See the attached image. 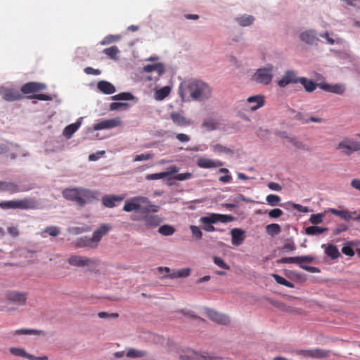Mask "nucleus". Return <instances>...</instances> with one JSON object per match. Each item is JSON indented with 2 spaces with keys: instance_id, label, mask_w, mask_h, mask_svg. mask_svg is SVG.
<instances>
[{
  "instance_id": "f257e3e1",
  "label": "nucleus",
  "mask_w": 360,
  "mask_h": 360,
  "mask_svg": "<svg viewBox=\"0 0 360 360\" xmlns=\"http://www.w3.org/2000/svg\"><path fill=\"white\" fill-rule=\"evenodd\" d=\"M179 94L182 101H205L212 96V88L205 82L197 79L183 81L179 86Z\"/></svg>"
},
{
  "instance_id": "f03ea898",
  "label": "nucleus",
  "mask_w": 360,
  "mask_h": 360,
  "mask_svg": "<svg viewBox=\"0 0 360 360\" xmlns=\"http://www.w3.org/2000/svg\"><path fill=\"white\" fill-rule=\"evenodd\" d=\"M63 198L75 202L79 206L91 202L97 198L98 192L84 188H65L62 191Z\"/></svg>"
},
{
  "instance_id": "7ed1b4c3",
  "label": "nucleus",
  "mask_w": 360,
  "mask_h": 360,
  "mask_svg": "<svg viewBox=\"0 0 360 360\" xmlns=\"http://www.w3.org/2000/svg\"><path fill=\"white\" fill-rule=\"evenodd\" d=\"M160 206L153 205L150 200L145 196H135L127 200L123 207V210L127 212L139 211L140 214L147 212H158Z\"/></svg>"
},
{
  "instance_id": "20e7f679",
  "label": "nucleus",
  "mask_w": 360,
  "mask_h": 360,
  "mask_svg": "<svg viewBox=\"0 0 360 360\" xmlns=\"http://www.w3.org/2000/svg\"><path fill=\"white\" fill-rule=\"evenodd\" d=\"M234 217L229 214H223L218 213H212L208 216L202 217L200 219V222L202 224V229L207 232L219 231L222 232L224 230L216 229L213 226L214 224L217 222L228 223L233 221Z\"/></svg>"
},
{
  "instance_id": "39448f33",
  "label": "nucleus",
  "mask_w": 360,
  "mask_h": 360,
  "mask_svg": "<svg viewBox=\"0 0 360 360\" xmlns=\"http://www.w3.org/2000/svg\"><path fill=\"white\" fill-rule=\"evenodd\" d=\"M37 207V202L32 198H23L18 200H8L0 202V208L3 210L21 209L33 210Z\"/></svg>"
},
{
  "instance_id": "423d86ee",
  "label": "nucleus",
  "mask_w": 360,
  "mask_h": 360,
  "mask_svg": "<svg viewBox=\"0 0 360 360\" xmlns=\"http://www.w3.org/2000/svg\"><path fill=\"white\" fill-rule=\"evenodd\" d=\"M274 66L267 65L264 68L257 70L252 76V80L257 84L268 85L271 83L273 78Z\"/></svg>"
},
{
  "instance_id": "0eeeda50",
  "label": "nucleus",
  "mask_w": 360,
  "mask_h": 360,
  "mask_svg": "<svg viewBox=\"0 0 360 360\" xmlns=\"http://www.w3.org/2000/svg\"><path fill=\"white\" fill-rule=\"evenodd\" d=\"M152 212L141 213V214L131 216L134 221L143 220L144 225L148 228H155L162 222V218L158 215L151 214Z\"/></svg>"
},
{
  "instance_id": "6e6552de",
  "label": "nucleus",
  "mask_w": 360,
  "mask_h": 360,
  "mask_svg": "<svg viewBox=\"0 0 360 360\" xmlns=\"http://www.w3.org/2000/svg\"><path fill=\"white\" fill-rule=\"evenodd\" d=\"M337 148L342 150L345 155H349L354 152L360 150V141L346 139L338 143Z\"/></svg>"
},
{
  "instance_id": "1a4fd4ad",
  "label": "nucleus",
  "mask_w": 360,
  "mask_h": 360,
  "mask_svg": "<svg viewBox=\"0 0 360 360\" xmlns=\"http://www.w3.org/2000/svg\"><path fill=\"white\" fill-rule=\"evenodd\" d=\"M68 264L71 266L83 267L89 265H95L97 260L93 258H88L80 255H73L68 258Z\"/></svg>"
},
{
  "instance_id": "9d476101",
  "label": "nucleus",
  "mask_w": 360,
  "mask_h": 360,
  "mask_svg": "<svg viewBox=\"0 0 360 360\" xmlns=\"http://www.w3.org/2000/svg\"><path fill=\"white\" fill-rule=\"evenodd\" d=\"M179 360H219V358L210 356L207 353L200 354L189 350L186 354L180 355Z\"/></svg>"
},
{
  "instance_id": "9b49d317",
  "label": "nucleus",
  "mask_w": 360,
  "mask_h": 360,
  "mask_svg": "<svg viewBox=\"0 0 360 360\" xmlns=\"http://www.w3.org/2000/svg\"><path fill=\"white\" fill-rule=\"evenodd\" d=\"M8 301L18 305H24L27 299V293L25 292L9 291L6 294Z\"/></svg>"
},
{
  "instance_id": "f8f14e48",
  "label": "nucleus",
  "mask_w": 360,
  "mask_h": 360,
  "mask_svg": "<svg viewBox=\"0 0 360 360\" xmlns=\"http://www.w3.org/2000/svg\"><path fill=\"white\" fill-rule=\"evenodd\" d=\"M0 95L7 101H15L22 98V96L17 89L6 87L0 88Z\"/></svg>"
},
{
  "instance_id": "ddd939ff",
  "label": "nucleus",
  "mask_w": 360,
  "mask_h": 360,
  "mask_svg": "<svg viewBox=\"0 0 360 360\" xmlns=\"http://www.w3.org/2000/svg\"><path fill=\"white\" fill-rule=\"evenodd\" d=\"M121 120L120 117H115L110 120H102L96 124H95L93 127V129L96 131L112 129L116 127L121 125Z\"/></svg>"
},
{
  "instance_id": "4468645a",
  "label": "nucleus",
  "mask_w": 360,
  "mask_h": 360,
  "mask_svg": "<svg viewBox=\"0 0 360 360\" xmlns=\"http://www.w3.org/2000/svg\"><path fill=\"white\" fill-rule=\"evenodd\" d=\"M206 314L212 321L217 323L227 325L230 323V319L227 315L219 313L215 310L207 309Z\"/></svg>"
},
{
  "instance_id": "2eb2a0df",
  "label": "nucleus",
  "mask_w": 360,
  "mask_h": 360,
  "mask_svg": "<svg viewBox=\"0 0 360 360\" xmlns=\"http://www.w3.org/2000/svg\"><path fill=\"white\" fill-rule=\"evenodd\" d=\"M300 81V77H297V74L293 70H287L283 77L278 81V85L280 87H285L289 84H297Z\"/></svg>"
},
{
  "instance_id": "dca6fc26",
  "label": "nucleus",
  "mask_w": 360,
  "mask_h": 360,
  "mask_svg": "<svg viewBox=\"0 0 360 360\" xmlns=\"http://www.w3.org/2000/svg\"><path fill=\"white\" fill-rule=\"evenodd\" d=\"M46 88V85L43 83L30 82L22 86L21 91L24 94H29L41 91Z\"/></svg>"
},
{
  "instance_id": "f3484780",
  "label": "nucleus",
  "mask_w": 360,
  "mask_h": 360,
  "mask_svg": "<svg viewBox=\"0 0 360 360\" xmlns=\"http://www.w3.org/2000/svg\"><path fill=\"white\" fill-rule=\"evenodd\" d=\"M319 86L325 91L338 95H342L346 91V86L344 84H329L328 83H320Z\"/></svg>"
},
{
  "instance_id": "a211bd4d",
  "label": "nucleus",
  "mask_w": 360,
  "mask_h": 360,
  "mask_svg": "<svg viewBox=\"0 0 360 360\" xmlns=\"http://www.w3.org/2000/svg\"><path fill=\"white\" fill-rule=\"evenodd\" d=\"M314 261V257L310 255L298 256L292 257H283L277 261L279 264H297L300 266L302 262L311 263Z\"/></svg>"
},
{
  "instance_id": "6ab92c4d",
  "label": "nucleus",
  "mask_w": 360,
  "mask_h": 360,
  "mask_svg": "<svg viewBox=\"0 0 360 360\" xmlns=\"http://www.w3.org/2000/svg\"><path fill=\"white\" fill-rule=\"evenodd\" d=\"M328 212L334 215L340 217L341 219L345 221H349L352 219L354 220L360 221V216L354 217L356 214V212H351L347 210H338L335 208L329 209Z\"/></svg>"
},
{
  "instance_id": "aec40b11",
  "label": "nucleus",
  "mask_w": 360,
  "mask_h": 360,
  "mask_svg": "<svg viewBox=\"0 0 360 360\" xmlns=\"http://www.w3.org/2000/svg\"><path fill=\"white\" fill-rule=\"evenodd\" d=\"M196 164L200 168L203 169L217 168L224 165V162L221 161L214 160L205 157L198 159Z\"/></svg>"
},
{
  "instance_id": "412c9836",
  "label": "nucleus",
  "mask_w": 360,
  "mask_h": 360,
  "mask_svg": "<svg viewBox=\"0 0 360 360\" xmlns=\"http://www.w3.org/2000/svg\"><path fill=\"white\" fill-rule=\"evenodd\" d=\"M247 103L250 105L248 108L255 111L264 105V98L262 95L250 96L247 99Z\"/></svg>"
},
{
  "instance_id": "4be33fe9",
  "label": "nucleus",
  "mask_w": 360,
  "mask_h": 360,
  "mask_svg": "<svg viewBox=\"0 0 360 360\" xmlns=\"http://www.w3.org/2000/svg\"><path fill=\"white\" fill-rule=\"evenodd\" d=\"M245 231L240 229L234 228L231 230V243L233 245L238 246L241 245L245 238Z\"/></svg>"
},
{
  "instance_id": "5701e85b",
  "label": "nucleus",
  "mask_w": 360,
  "mask_h": 360,
  "mask_svg": "<svg viewBox=\"0 0 360 360\" xmlns=\"http://www.w3.org/2000/svg\"><path fill=\"white\" fill-rule=\"evenodd\" d=\"M124 199V195H104L102 198V203L103 205L109 208H112L116 206L117 202H120Z\"/></svg>"
},
{
  "instance_id": "b1692460",
  "label": "nucleus",
  "mask_w": 360,
  "mask_h": 360,
  "mask_svg": "<svg viewBox=\"0 0 360 360\" xmlns=\"http://www.w3.org/2000/svg\"><path fill=\"white\" fill-rule=\"evenodd\" d=\"M170 118L177 126L186 127L191 124V121L185 117L181 113L173 112L170 114Z\"/></svg>"
},
{
  "instance_id": "393cba45",
  "label": "nucleus",
  "mask_w": 360,
  "mask_h": 360,
  "mask_svg": "<svg viewBox=\"0 0 360 360\" xmlns=\"http://www.w3.org/2000/svg\"><path fill=\"white\" fill-rule=\"evenodd\" d=\"M111 229V226L107 224L101 225L99 229L96 230L93 233L91 237L94 243L98 245V242L101 240L102 237L107 234V233Z\"/></svg>"
},
{
  "instance_id": "a878e982",
  "label": "nucleus",
  "mask_w": 360,
  "mask_h": 360,
  "mask_svg": "<svg viewBox=\"0 0 360 360\" xmlns=\"http://www.w3.org/2000/svg\"><path fill=\"white\" fill-rule=\"evenodd\" d=\"M177 172H178V168L176 167H172L170 168L169 171L148 174L146 176V179L147 180L160 179H163V178L167 177L169 176H171V175L176 173Z\"/></svg>"
},
{
  "instance_id": "bb28decb",
  "label": "nucleus",
  "mask_w": 360,
  "mask_h": 360,
  "mask_svg": "<svg viewBox=\"0 0 360 360\" xmlns=\"http://www.w3.org/2000/svg\"><path fill=\"white\" fill-rule=\"evenodd\" d=\"M0 191L10 193H16L22 191L19 186L13 182L0 181Z\"/></svg>"
},
{
  "instance_id": "cd10ccee",
  "label": "nucleus",
  "mask_w": 360,
  "mask_h": 360,
  "mask_svg": "<svg viewBox=\"0 0 360 360\" xmlns=\"http://www.w3.org/2000/svg\"><path fill=\"white\" fill-rule=\"evenodd\" d=\"M76 248H96V244L94 243L92 238L87 236L79 238L75 242Z\"/></svg>"
},
{
  "instance_id": "c85d7f7f",
  "label": "nucleus",
  "mask_w": 360,
  "mask_h": 360,
  "mask_svg": "<svg viewBox=\"0 0 360 360\" xmlns=\"http://www.w3.org/2000/svg\"><path fill=\"white\" fill-rule=\"evenodd\" d=\"M300 39L307 44H312L317 40V38L315 32L310 30L302 32Z\"/></svg>"
},
{
  "instance_id": "c756f323",
  "label": "nucleus",
  "mask_w": 360,
  "mask_h": 360,
  "mask_svg": "<svg viewBox=\"0 0 360 360\" xmlns=\"http://www.w3.org/2000/svg\"><path fill=\"white\" fill-rule=\"evenodd\" d=\"M81 124L82 121L78 120L76 122L68 125L63 130V135L70 139L77 131Z\"/></svg>"
},
{
  "instance_id": "7c9ffc66",
  "label": "nucleus",
  "mask_w": 360,
  "mask_h": 360,
  "mask_svg": "<svg viewBox=\"0 0 360 360\" xmlns=\"http://www.w3.org/2000/svg\"><path fill=\"white\" fill-rule=\"evenodd\" d=\"M329 351L321 349H307V356L311 358H326L328 356Z\"/></svg>"
},
{
  "instance_id": "2f4dec72",
  "label": "nucleus",
  "mask_w": 360,
  "mask_h": 360,
  "mask_svg": "<svg viewBox=\"0 0 360 360\" xmlns=\"http://www.w3.org/2000/svg\"><path fill=\"white\" fill-rule=\"evenodd\" d=\"M143 70L146 72H157L158 77H160L165 72V67L161 63L150 64L144 66Z\"/></svg>"
},
{
  "instance_id": "473e14b6",
  "label": "nucleus",
  "mask_w": 360,
  "mask_h": 360,
  "mask_svg": "<svg viewBox=\"0 0 360 360\" xmlns=\"http://www.w3.org/2000/svg\"><path fill=\"white\" fill-rule=\"evenodd\" d=\"M98 89L105 94H111L115 92V87L110 82L101 81L98 83Z\"/></svg>"
},
{
  "instance_id": "72a5a7b5",
  "label": "nucleus",
  "mask_w": 360,
  "mask_h": 360,
  "mask_svg": "<svg viewBox=\"0 0 360 360\" xmlns=\"http://www.w3.org/2000/svg\"><path fill=\"white\" fill-rule=\"evenodd\" d=\"M322 247L325 248V253L333 259H335L340 256L338 248L332 244L328 245H323Z\"/></svg>"
},
{
  "instance_id": "f704fd0d",
  "label": "nucleus",
  "mask_w": 360,
  "mask_h": 360,
  "mask_svg": "<svg viewBox=\"0 0 360 360\" xmlns=\"http://www.w3.org/2000/svg\"><path fill=\"white\" fill-rule=\"evenodd\" d=\"M299 83L302 84L304 86L305 90L308 92L314 91L316 89V86H319V84H317L314 83L312 80L307 79L305 77H300Z\"/></svg>"
},
{
  "instance_id": "c9c22d12",
  "label": "nucleus",
  "mask_w": 360,
  "mask_h": 360,
  "mask_svg": "<svg viewBox=\"0 0 360 360\" xmlns=\"http://www.w3.org/2000/svg\"><path fill=\"white\" fill-rule=\"evenodd\" d=\"M171 88L168 86L158 89L154 94V98L157 101H162L170 93Z\"/></svg>"
},
{
  "instance_id": "e433bc0d",
  "label": "nucleus",
  "mask_w": 360,
  "mask_h": 360,
  "mask_svg": "<svg viewBox=\"0 0 360 360\" xmlns=\"http://www.w3.org/2000/svg\"><path fill=\"white\" fill-rule=\"evenodd\" d=\"M238 23L242 27L251 25L254 21L255 18L250 15H243L236 18Z\"/></svg>"
},
{
  "instance_id": "4c0bfd02",
  "label": "nucleus",
  "mask_w": 360,
  "mask_h": 360,
  "mask_svg": "<svg viewBox=\"0 0 360 360\" xmlns=\"http://www.w3.org/2000/svg\"><path fill=\"white\" fill-rule=\"evenodd\" d=\"M14 335H44L45 333L43 330H39L35 329H27V328H22L16 330L14 332Z\"/></svg>"
},
{
  "instance_id": "58836bf2",
  "label": "nucleus",
  "mask_w": 360,
  "mask_h": 360,
  "mask_svg": "<svg viewBox=\"0 0 360 360\" xmlns=\"http://www.w3.org/2000/svg\"><path fill=\"white\" fill-rule=\"evenodd\" d=\"M103 53L108 56L112 60L117 59V55L120 53V51L116 46H112L109 48L104 49L103 50Z\"/></svg>"
},
{
  "instance_id": "ea45409f",
  "label": "nucleus",
  "mask_w": 360,
  "mask_h": 360,
  "mask_svg": "<svg viewBox=\"0 0 360 360\" xmlns=\"http://www.w3.org/2000/svg\"><path fill=\"white\" fill-rule=\"evenodd\" d=\"M266 232L271 236H274L281 232V226L278 224H271L266 226Z\"/></svg>"
},
{
  "instance_id": "a19ab883",
  "label": "nucleus",
  "mask_w": 360,
  "mask_h": 360,
  "mask_svg": "<svg viewBox=\"0 0 360 360\" xmlns=\"http://www.w3.org/2000/svg\"><path fill=\"white\" fill-rule=\"evenodd\" d=\"M327 231L326 228L311 226L306 228L305 233L307 235H319Z\"/></svg>"
},
{
  "instance_id": "79ce46f5",
  "label": "nucleus",
  "mask_w": 360,
  "mask_h": 360,
  "mask_svg": "<svg viewBox=\"0 0 360 360\" xmlns=\"http://www.w3.org/2000/svg\"><path fill=\"white\" fill-rule=\"evenodd\" d=\"M174 232V228L167 224L162 225L158 229V233L166 236H172Z\"/></svg>"
},
{
  "instance_id": "37998d69",
  "label": "nucleus",
  "mask_w": 360,
  "mask_h": 360,
  "mask_svg": "<svg viewBox=\"0 0 360 360\" xmlns=\"http://www.w3.org/2000/svg\"><path fill=\"white\" fill-rule=\"evenodd\" d=\"M147 352L144 350H139L136 349H130L127 353V356L129 358H137L146 356Z\"/></svg>"
},
{
  "instance_id": "c03bdc74",
  "label": "nucleus",
  "mask_w": 360,
  "mask_h": 360,
  "mask_svg": "<svg viewBox=\"0 0 360 360\" xmlns=\"http://www.w3.org/2000/svg\"><path fill=\"white\" fill-rule=\"evenodd\" d=\"M112 99L115 101H131L134 99V96L129 92H122L112 96Z\"/></svg>"
},
{
  "instance_id": "a18cd8bd",
  "label": "nucleus",
  "mask_w": 360,
  "mask_h": 360,
  "mask_svg": "<svg viewBox=\"0 0 360 360\" xmlns=\"http://www.w3.org/2000/svg\"><path fill=\"white\" fill-rule=\"evenodd\" d=\"M60 232V230L57 226H47L44 229L43 233H41V235L42 237H45L44 233H46L51 236L56 237L58 235H59Z\"/></svg>"
},
{
  "instance_id": "49530a36",
  "label": "nucleus",
  "mask_w": 360,
  "mask_h": 360,
  "mask_svg": "<svg viewBox=\"0 0 360 360\" xmlns=\"http://www.w3.org/2000/svg\"><path fill=\"white\" fill-rule=\"evenodd\" d=\"M273 278L276 281L277 283L283 285L284 286H286L288 288H293L294 285L293 283L289 282L282 276L278 275V274H272Z\"/></svg>"
},
{
  "instance_id": "de8ad7c7",
  "label": "nucleus",
  "mask_w": 360,
  "mask_h": 360,
  "mask_svg": "<svg viewBox=\"0 0 360 360\" xmlns=\"http://www.w3.org/2000/svg\"><path fill=\"white\" fill-rule=\"evenodd\" d=\"M219 173L225 174L224 176L219 177V181L224 184L230 182L232 180V176L229 174V171L226 168H221L219 170Z\"/></svg>"
},
{
  "instance_id": "09e8293b",
  "label": "nucleus",
  "mask_w": 360,
  "mask_h": 360,
  "mask_svg": "<svg viewBox=\"0 0 360 360\" xmlns=\"http://www.w3.org/2000/svg\"><path fill=\"white\" fill-rule=\"evenodd\" d=\"M217 125V122L212 118H207L204 120L202 127L207 130H214L216 129Z\"/></svg>"
},
{
  "instance_id": "8fccbe9b",
  "label": "nucleus",
  "mask_w": 360,
  "mask_h": 360,
  "mask_svg": "<svg viewBox=\"0 0 360 360\" xmlns=\"http://www.w3.org/2000/svg\"><path fill=\"white\" fill-rule=\"evenodd\" d=\"M120 37L119 35H108L100 42L101 45H108L114 41L120 40Z\"/></svg>"
},
{
  "instance_id": "3c124183",
  "label": "nucleus",
  "mask_w": 360,
  "mask_h": 360,
  "mask_svg": "<svg viewBox=\"0 0 360 360\" xmlns=\"http://www.w3.org/2000/svg\"><path fill=\"white\" fill-rule=\"evenodd\" d=\"M266 200L270 205L274 206L281 201V198L277 195L270 194L266 196Z\"/></svg>"
},
{
  "instance_id": "603ef678",
  "label": "nucleus",
  "mask_w": 360,
  "mask_h": 360,
  "mask_svg": "<svg viewBox=\"0 0 360 360\" xmlns=\"http://www.w3.org/2000/svg\"><path fill=\"white\" fill-rule=\"evenodd\" d=\"M190 229H191L193 236L195 238H196L198 240H200L202 238V232L201 231L200 229L198 226H194V225H191Z\"/></svg>"
},
{
  "instance_id": "864d4df0",
  "label": "nucleus",
  "mask_w": 360,
  "mask_h": 360,
  "mask_svg": "<svg viewBox=\"0 0 360 360\" xmlns=\"http://www.w3.org/2000/svg\"><path fill=\"white\" fill-rule=\"evenodd\" d=\"M301 116H302V114L301 113H298L297 115V118L298 120H302V122L303 124H307L309 123V122H316V123H321L323 121V120L322 118H320V117H310L309 120H302L301 118Z\"/></svg>"
},
{
  "instance_id": "5fc2aeb1",
  "label": "nucleus",
  "mask_w": 360,
  "mask_h": 360,
  "mask_svg": "<svg viewBox=\"0 0 360 360\" xmlns=\"http://www.w3.org/2000/svg\"><path fill=\"white\" fill-rule=\"evenodd\" d=\"M213 262L214 263L217 265L220 268H222L224 269H226V270H229L230 269V266L226 264L224 260L220 258V257H213Z\"/></svg>"
},
{
  "instance_id": "6e6d98bb",
  "label": "nucleus",
  "mask_w": 360,
  "mask_h": 360,
  "mask_svg": "<svg viewBox=\"0 0 360 360\" xmlns=\"http://www.w3.org/2000/svg\"><path fill=\"white\" fill-rule=\"evenodd\" d=\"M10 352L13 355H15V356H17L25 357V355H26L25 350L22 349V348H18V347H11V348H10Z\"/></svg>"
},
{
  "instance_id": "4d7b16f0",
  "label": "nucleus",
  "mask_w": 360,
  "mask_h": 360,
  "mask_svg": "<svg viewBox=\"0 0 360 360\" xmlns=\"http://www.w3.org/2000/svg\"><path fill=\"white\" fill-rule=\"evenodd\" d=\"M323 215L322 214H311L309 221L313 224H318L323 221Z\"/></svg>"
},
{
  "instance_id": "13d9d810",
  "label": "nucleus",
  "mask_w": 360,
  "mask_h": 360,
  "mask_svg": "<svg viewBox=\"0 0 360 360\" xmlns=\"http://www.w3.org/2000/svg\"><path fill=\"white\" fill-rule=\"evenodd\" d=\"M295 249H296V246L292 240L285 243L281 248V250L283 251H285V252H292V251L295 250Z\"/></svg>"
},
{
  "instance_id": "bf43d9fd",
  "label": "nucleus",
  "mask_w": 360,
  "mask_h": 360,
  "mask_svg": "<svg viewBox=\"0 0 360 360\" xmlns=\"http://www.w3.org/2000/svg\"><path fill=\"white\" fill-rule=\"evenodd\" d=\"M129 104L125 103H117V102H113L110 105V110H117L120 108H128Z\"/></svg>"
},
{
  "instance_id": "052dcab7",
  "label": "nucleus",
  "mask_w": 360,
  "mask_h": 360,
  "mask_svg": "<svg viewBox=\"0 0 360 360\" xmlns=\"http://www.w3.org/2000/svg\"><path fill=\"white\" fill-rule=\"evenodd\" d=\"M28 98H35V99H38L40 101H51V99H52L51 96L47 95V94H33L32 96H30Z\"/></svg>"
},
{
  "instance_id": "680f3d73",
  "label": "nucleus",
  "mask_w": 360,
  "mask_h": 360,
  "mask_svg": "<svg viewBox=\"0 0 360 360\" xmlns=\"http://www.w3.org/2000/svg\"><path fill=\"white\" fill-rule=\"evenodd\" d=\"M192 177V174L190 172L181 173L176 174L173 179L178 181H184L189 179Z\"/></svg>"
},
{
  "instance_id": "e2e57ef3",
  "label": "nucleus",
  "mask_w": 360,
  "mask_h": 360,
  "mask_svg": "<svg viewBox=\"0 0 360 360\" xmlns=\"http://www.w3.org/2000/svg\"><path fill=\"white\" fill-rule=\"evenodd\" d=\"M283 214V211L281 209L275 208L270 210L268 213L269 216L271 218H278L282 216Z\"/></svg>"
},
{
  "instance_id": "0e129e2a",
  "label": "nucleus",
  "mask_w": 360,
  "mask_h": 360,
  "mask_svg": "<svg viewBox=\"0 0 360 360\" xmlns=\"http://www.w3.org/2000/svg\"><path fill=\"white\" fill-rule=\"evenodd\" d=\"M153 158V155L150 153L141 154L135 156L134 160V161H142V160H148Z\"/></svg>"
},
{
  "instance_id": "69168bd1",
  "label": "nucleus",
  "mask_w": 360,
  "mask_h": 360,
  "mask_svg": "<svg viewBox=\"0 0 360 360\" xmlns=\"http://www.w3.org/2000/svg\"><path fill=\"white\" fill-rule=\"evenodd\" d=\"M342 252L345 255L352 257L354 255V251L352 248L349 245H345L342 248Z\"/></svg>"
},
{
  "instance_id": "338daca9",
  "label": "nucleus",
  "mask_w": 360,
  "mask_h": 360,
  "mask_svg": "<svg viewBox=\"0 0 360 360\" xmlns=\"http://www.w3.org/2000/svg\"><path fill=\"white\" fill-rule=\"evenodd\" d=\"M300 268H302V269H304L307 271L310 272V273H319L320 272V269L319 268L315 267V266H307V265L303 264L302 263L300 264Z\"/></svg>"
},
{
  "instance_id": "774afa93",
  "label": "nucleus",
  "mask_w": 360,
  "mask_h": 360,
  "mask_svg": "<svg viewBox=\"0 0 360 360\" xmlns=\"http://www.w3.org/2000/svg\"><path fill=\"white\" fill-rule=\"evenodd\" d=\"M84 72L87 75H100L101 71L98 69H94L91 67H86L84 69Z\"/></svg>"
}]
</instances>
